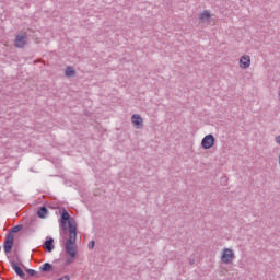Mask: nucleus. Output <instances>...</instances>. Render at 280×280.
<instances>
[{
	"mask_svg": "<svg viewBox=\"0 0 280 280\" xmlns=\"http://www.w3.org/2000/svg\"><path fill=\"white\" fill-rule=\"evenodd\" d=\"M47 213H49V210L47 209L46 206H42V207L37 210V215H38L42 220H45V218H47Z\"/></svg>",
	"mask_w": 280,
	"mask_h": 280,
	"instance_id": "10",
	"label": "nucleus"
},
{
	"mask_svg": "<svg viewBox=\"0 0 280 280\" xmlns=\"http://www.w3.org/2000/svg\"><path fill=\"white\" fill-rule=\"evenodd\" d=\"M211 19V12L205 10L200 16H199V20L200 21H209Z\"/></svg>",
	"mask_w": 280,
	"mask_h": 280,
	"instance_id": "13",
	"label": "nucleus"
},
{
	"mask_svg": "<svg viewBox=\"0 0 280 280\" xmlns=\"http://www.w3.org/2000/svg\"><path fill=\"white\" fill-rule=\"evenodd\" d=\"M30 37L27 36H15L14 47L18 49H23L26 45H28Z\"/></svg>",
	"mask_w": 280,
	"mask_h": 280,
	"instance_id": "5",
	"label": "nucleus"
},
{
	"mask_svg": "<svg viewBox=\"0 0 280 280\" xmlns=\"http://www.w3.org/2000/svg\"><path fill=\"white\" fill-rule=\"evenodd\" d=\"M66 77L67 78H75V68L68 66L66 68Z\"/></svg>",
	"mask_w": 280,
	"mask_h": 280,
	"instance_id": "12",
	"label": "nucleus"
},
{
	"mask_svg": "<svg viewBox=\"0 0 280 280\" xmlns=\"http://www.w3.org/2000/svg\"><path fill=\"white\" fill-rule=\"evenodd\" d=\"M233 259H235V253L231 248H224L221 255L222 264H233Z\"/></svg>",
	"mask_w": 280,
	"mask_h": 280,
	"instance_id": "4",
	"label": "nucleus"
},
{
	"mask_svg": "<svg viewBox=\"0 0 280 280\" xmlns=\"http://www.w3.org/2000/svg\"><path fill=\"white\" fill-rule=\"evenodd\" d=\"M131 124H133L135 128L141 129L143 128V118L139 114H133L131 116Z\"/></svg>",
	"mask_w": 280,
	"mask_h": 280,
	"instance_id": "6",
	"label": "nucleus"
},
{
	"mask_svg": "<svg viewBox=\"0 0 280 280\" xmlns=\"http://www.w3.org/2000/svg\"><path fill=\"white\" fill-rule=\"evenodd\" d=\"M213 145H215V137L212 133L207 135L202 138L201 148H203V150H211Z\"/></svg>",
	"mask_w": 280,
	"mask_h": 280,
	"instance_id": "3",
	"label": "nucleus"
},
{
	"mask_svg": "<svg viewBox=\"0 0 280 280\" xmlns=\"http://www.w3.org/2000/svg\"><path fill=\"white\" fill-rule=\"evenodd\" d=\"M10 264H11L15 275H18V277H20L21 279H25V272L23 271V269H21V266H19V262H16L14 260H10Z\"/></svg>",
	"mask_w": 280,
	"mask_h": 280,
	"instance_id": "7",
	"label": "nucleus"
},
{
	"mask_svg": "<svg viewBox=\"0 0 280 280\" xmlns=\"http://www.w3.org/2000/svg\"><path fill=\"white\" fill-rule=\"evenodd\" d=\"M40 272H52L54 271V265L49 262H45L42 267H39Z\"/></svg>",
	"mask_w": 280,
	"mask_h": 280,
	"instance_id": "11",
	"label": "nucleus"
},
{
	"mask_svg": "<svg viewBox=\"0 0 280 280\" xmlns=\"http://www.w3.org/2000/svg\"><path fill=\"white\" fill-rule=\"evenodd\" d=\"M25 272H27V275H30V277H36V275H38V271H36L34 269L25 268Z\"/></svg>",
	"mask_w": 280,
	"mask_h": 280,
	"instance_id": "14",
	"label": "nucleus"
},
{
	"mask_svg": "<svg viewBox=\"0 0 280 280\" xmlns=\"http://www.w3.org/2000/svg\"><path fill=\"white\" fill-rule=\"evenodd\" d=\"M240 67L241 69H248L250 67V56L243 55L240 59Z\"/></svg>",
	"mask_w": 280,
	"mask_h": 280,
	"instance_id": "8",
	"label": "nucleus"
},
{
	"mask_svg": "<svg viewBox=\"0 0 280 280\" xmlns=\"http://www.w3.org/2000/svg\"><path fill=\"white\" fill-rule=\"evenodd\" d=\"M19 231H23V225L19 224L10 229V232L5 235L4 238V253L9 255V253H12V248H14V234L19 233Z\"/></svg>",
	"mask_w": 280,
	"mask_h": 280,
	"instance_id": "2",
	"label": "nucleus"
},
{
	"mask_svg": "<svg viewBox=\"0 0 280 280\" xmlns=\"http://www.w3.org/2000/svg\"><path fill=\"white\" fill-rule=\"evenodd\" d=\"M43 247L45 248V250H47V253H51L54 250V248H55V246H54V238L50 237V238L46 240L44 242Z\"/></svg>",
	"mask_w": 280,
	"mask_h": 280,
	"instance_id": "9",
	"label": "nucleus"
},
{
	"mask_svg": "<svg viewBox=\"0 0 280 280\" xmlns=\"http://www.w3.org/2000/svg\"><path fill=\"white\" fill-rule=\"evenodd\" d=\"M194 264H195V260L190 259V265L194 266Z\"/></svg>",
	"mask_w": 280,
	"mask_h": 280,
	"instance_id": "17",
	"label": "nucleus"
},
{
	"mask_svg": "<svg viewBox=\"0 0 280 280\" xmlns=\"http://www.w3.org/2000/svg\"><path fill=\"white\" fill-rule=\"evenodd\" d=\"M59 226L62 231H69V238L65 243L66 255H69V258L66 259L65 266H71L78 257V247L75 242L78 240V223L71 219V214L63 209L60 214Z\"/></svg>",
	"mask_w": 280,
	"mask_h": 280,
	"instance_id": "1",
	"label": "nucleus"
},
{
	"mask_svg": "<svg viewBox=\"0 0 280 280\" xmlns=\"http://www.w3.org/2000/svg\"><path fill=\"white\" fill-rule=\"evenodd\" d=\"M275 141H276V143H278V144L280 145V136H277V137L275 138Z\"/></svg>",
	"mask_w": 280,
	"mask_h": 280,
	"instance_id": "16",
	"label": "nucleus"
},
{
	"mask_svg": "<svg viewBox=\"0 0 280 280\" xmlns=\"http://www.w3.org/2000/svg\"><path fill=\"white\" fill-rule=\"evenodd\" d=\"M88 247L90 248V250H93L95 248V241H91L89 244H88Z\"/></svg>",
	"mask_w": 280,
	"mask_h": 280,
	"instance_id": "15",
	"label": "nucleus"
}]
</instances>
